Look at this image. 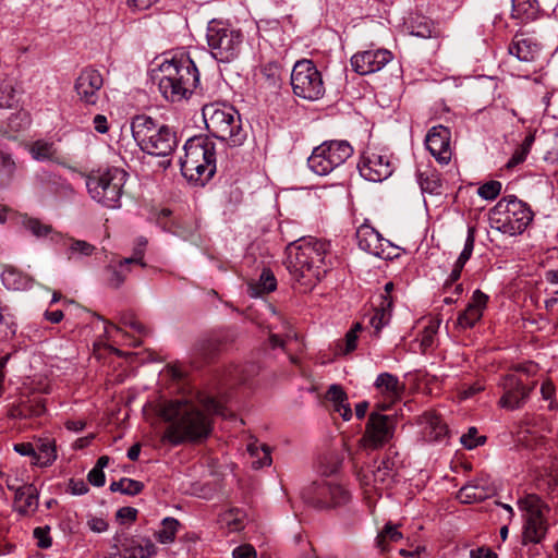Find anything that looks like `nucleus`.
Instances as JSON below:
<instances>
[{
    "mask_svg": "<svg viewBox=\"0 0 558 558\" xmlns=\"http://www.w3.org/2000/svg\"><path fill=\"white\" fill-rule=\"evenodd\" d=\"M214 415L227 416L226 407L214 397H203L195 402L185 398L162 402L159 416L168 423L161 440L171 446L206 440L214 429Z\"/></svg>",
    "mask_w": 558,
    "mask_h": 558,
    "instance_id": "f257e3e1",
    "label": "nucleus"
},
{
    "mask_svg": "<svg viewBox=\"0 0 558 558\" xmlns=\"http://www.w3.org/2000/svg\"><path fill=\"white\" fill-rule=\"evenodd\" d=\"M330 243L317 239H300L286 247L284 265L291 276L293 289L311 292L330 267Z\"/></svg>",
    "mask_w": 558,
    "mask_h": 558,
    "instance_id": "f03ea898",
    "label": "nucleus"
},
{
    "mask_svg": "<svg viewBox=\"0 0 558 558\" xmlns=\"http://www.w3.org/2000/svg\"><path fill=\"white\" fill-rule=\"evenodd\" d=\"M330 243L317 239H300L286 247L284 265L291 276L293 289L311 292L330 267Z\"/></svg>",
    "mask_w": 558,
    "mask_h": 558,
    "instance_id": "7ed1b4c3",
    "label": "nucleus"
},
{
    "mask_svg": "<svg viewBox=\"0 0 558 558\" xmlns=\"http://www.w3.org/2000/svg\"><path fill=\"white\" fill-rule=\"evenodd\" d=\"M198 70L189 57L166 60L159 66L158 87L172 102L187 98L198 83Z\"/></svg>",
    "mask_w": 558,
    "mask_h": 558,
    "instance_id": "20e7f679",
    "label": "nucleus"
},
{
    "mask_svg": "<svg viewBox=\"0 0 558 558\" xmlns=\"http://www.w3.org/2000/svg\"><path fill=\"white\" fill-rule=\"evenodd\" d=\"M132 136L142 151L167 157L178 146L175 131L146 114H137L131 121Z\"/></svg>",
    "mask_w": 558,
    "mask_h": 558,
    "instance_id": "39448f33",
    "label": "nucleus"
},
{
    "mask_svg": "<svg viewBox=\"0 0 558 558\" xmlns=\"http://www.w3.org/2000/svg\"><path fill=\"white\" fill-rule=\"evenodd\" d=\"M182 174L204 185L216 172L215 143L207 136H194L184 145V157L180 159Z\"/></svg>",
    "mask_w": 558,
    "mask_h": 558,
    "instance_id": "423d86ee",
    "label": "nucleus"
},
{
    "mask_svg": "<svg viewBox=\"0 0 558 558\" xmlns=\"http://www.w3.org/2000/svg\"><path fill=\"white\" fill-rule=\"evenodd\" d=\"M203 117L208 132L231 146L241 145L246 133L242 128L241 117L233 106L226 104H208L203 108Z\"/></svg>",
    "mask_w": 558,
    "mask_h": 558,
    "instance_id": "0eeeda50",
    "label": "nucleus"
},
{
    "mask_svg": "<svg viewBox=\"0 0 558 558\" xmlns=\"http://www.w3.org/2000/svg\"><path fill=\"white\" fill-rule=\"evenodd\" d=\"M530 206L515 196L501 198L492 209L489 221L492 228L513 236L525 231L533 220Z\"/></svg>",
    "mask_w": 558,
    "mask_h": 558,
    "instance_id": "6e6552de",
    "label": "nucleus"
},
{
    "mask_svg": "<svg viewBox=\"0 0 558 558\" xmlns=\"http://www.w3.org/2000/svg\"><path fill=\"white\" fill-rule=\"evenodd\" d=\"M128 180V172L118 167L92 171L86 178V187L90 197L97 203L117 208Z\"/></svg>",
    "mask_w": 558,
    "mask_h": 558,
    "instance_id": "1a4fd4ad",
    "label": "nucleus"
},
{
    "mask_svg": "<svg viewBox=\"0 0 558 558\" xmlns=\"http://www.w3.org/2000/svg\"><path fill=\"white\" fill-rule=\"evenodd\" d=\"M352 145L345 140L325 141L307 158L308 168L318 175H327L353 155Z\"/></svg>",
    "mask_w": 558,
    "mask_h": 558,
    "instance_id": "9d476101",
    "label": "nucleus"
},
{
    "mask_svg": "<svg viewBox=\"0 0 558 558\" xmlns=\"http://www.w3.org/2000/svg\"><path fill=\"white\" fill-rule=\"evenodd\" d=\"M290 84L296 97L305 100H318L325 94L322 73L312 60L302 59L294 63Z\"/></svg>",
    "mask_w": 558,
    "mask_h": 558,
    "instance_id": "9b49d317",
    "label": "nucleus"
},
{
    "mask_svg": "<svg viewBox=\"0 0 558 558\" xmlns=\"http://www.w3.org/2000/svg\"><path fill=\"white\" fill-rule=\"evenodd\" d=\"M206 38L211 56L219 62L231 61L238 54L242 43L239 31L218 20L208 23Z\"/></svg>",
    "mask_w": 558,
    "mask_h": 558,
    "instance_id": "f8f14e48",
    "label": "nucleus"
},
{
    "mask_svg": "<svg viewBox=\"0 0 558 558\" xmlns=\"http://www.w3.org/2000/svg\"><path fill=\"white\" fill-rule=\"evenodd\" d=\"M304 498L317 508H328L345 505L351 499V494L341 484L318 480L306 488Z\"/></svg>",
    "mask_w": 558,
    "mask_h": 558,
    "instance_id": "ddd939ff",
    "label": "nucleus"
},
{
    "mask_svg": "<svg viewBox=\"0 0 558 558\" xmlns=\"http://www.w3.org/2000/svg\"><path fill=\"white\" fill-rule=\"evenodd\" d=\"M521 507L526 511L523 541L524 543H539L547 531V523L544 518L546 506L535 494L527 495L521 500Z\"/></svg>",
    "mask_w": 558,
    "mask_h": 558,
    "instance_id": "4468645a",
    "label": "nucleus"
},
{
    "mask_svg": "<svg viewBox=\"0 0 558 558\" xmlns=\"http://www.w3.org/2000/svg\"><path fill=\"white\" fill-rule=\"evenodd\" d=\"M359 247L376 257L392 259L398 256L397 246L383 235L369 223H362L355 233Z\"/></svg>",
    "mask_w": 558,
    "mask_h": 558,
    "instance_id": "2eb2a0df",
    "label": "nucleus"
},
{
    "mask_svg": "<svg viewBox=\"0 0 558 558\" xmlns=\"http://www.w3.org/2000/svg\"><path fill=\"white\" fill-rule=\"evenodd\" d=\"M393 416L372 412L361 439L363 446L374 450L386 445L393 436Z\"/></svg>",
    "mask_w": 558,
    "mask_h": 558,
    "instance_id": "dca6fc26",
    "label": "nucleus"
},
{
    "mask_svg": "<svg viewBox=\"0 0 558 558\" xmlns=\"http://www.w3.org/2000/svg\"><path fill=\"white\" fill-rule=\"evenodd\" d=\"M498 386L502 389L498 404L506 410H517L523 407L530 396L533 386L525 385L520 376L515 373L504 375Z\"/></svg>",
    "mask_w": 558,
    "mask_h": 558,
    "instance_id": "f3484780",
    "label": "nucleus"
},
{
    "mask_svg": "<svg viewBox=\"0 0 558 558\" xmlns=\"http://www.w3.org/2000/svg\"><path fill=\"white\" fill-rule=\"evenodd\" d=\"M425 145L440 165H448L452 157L451 131L441 124L433 126L426 135Z\"/></svg>",
    "mask_w": 558,
    "mask_h": 558,
    "instance_id": "a211bd4d",
    "label": "nucleus"
},
{
    "mask_svg": "<svg viewBox=\"0 0 558 558\" xmlns=\"http://www.w3.org/2000/svg\"><path fill=\"white\" fill-rule=\"evenodd\" d=\"M104 86L101 73L93 68L82 70L75 80L74 90L80 100L86 105H96L99 100V93Z\"/></svg>",
    "mask_w": 558,
    "mask_h": 558,
    "instance_id": "6ab92c4d",
    "label": "nucleus"
},
{
    "mask_svg": "<svg viewBox=\"0 0 558 558\" xmlns=\"http://www.w3.org/2000/svg\"><path fill=\"white\" fill-rule=\"evenodd\" d=\"M361 175L372 182H381L392 173V166L386 155L366 151L359 162Z\"/></svg>",
    "mask_w": 558,
    "mask_h": 558,
    "instance_id": "aec40b11",
    "label": "nucleus"
},
{
    "mask_svg": "<svg viewBox=\"0 0 558 558\" xmlns=\"http://www.w3.org/2000/svg\"><path fill=\"white\" fill-rule=\"evenodd\" d=\"M392 58L387 49L365 50L353 54L350 62L354 72L367 75L380 71Z\"/></svg>",
    "mask_w": 558,
    "mask_h": 558,
    "instance_id": "412c9836",
    "label": "nucleus"
},
{
    "mask_svg": "<svg viewBox=\"0 0 558 558\" xmlns=\"http://www.w3.org/2000/svg\"><path fill=\"white\" fill-rule=\"evenodd\" d=\"M374 387L384 398V402L378 405L381 410H387L401 400L405 391L404 383H401L396 375L387 372L377 376Z\"/></svg>",
    "mask_w": 558,
    "mask_h": 558,
    "instance_id": "4be33fe9",
    "label": "nucleus"
},
{
    "mask_svg": "<svg viewBox=\"0 0 558 558\" xmlns=\"http://www.w3.org/2000/svg\"><path fill=\"white\" fill-rule=\"evenodd\" d=\"M116 546L117 551L110 554V558H151L156 554V546L149 539L140 541L134 537H125Z\"/></svg>",
    "mask_w": 558,
    "mask_h": 558,
    "instance_id": "5701e85b",
    "label": "nucleus"
},
{
    "mask_svg": "<svg viewBox=\"0 0 558 558\" xmlns=\"http://www.w3.org/2000/svg\"><path fill=\"white\" fill-rule=\"evenodd\" d=\"M488 295L481 290H475L471 301L457 318V325L462 329H470L482 318L488 303Z\"/></svg>",
    "mask_w": 558,
    "mask_h": 558,
    "instance_id": "b1692460",
    "label": "nucleus"
},
{
    "mask_svg": "<svg viewBox=\"0 0 558 558\" xmlns=\"http://www.w3.org/2000/svg\"><path fill=\"white\" fill-rule=\"evenodd\" d=\"M508 52L519 61L533 62L539 58L542 47L533 37L517 34L508 46Z\"/></svg>",
    "mask_w": 558,
    "mask_h": 558,
    "instance_id": "393cba45",
    "label": "nucleus"
},
{
    "mask_svg": "<svg viewBox=\"0 0 558 558\" xmlns=\"http://www.w3.org/2000/svg\"><path fill=\"white\" fill-rule=\"evenodd\" d=\"M393 283L391 281L385 284V293L380 294L379 303L374 308V314L369 319V324L375 330V335H378L380 330L390 323L392 316L393 300L391 292L393 290Z\"/></svg>",
    "mask_w": 558,
    "mask_h": 558,
    "instance_id": "a878e982",
    "label": "nucleus"
},
{
    "mask_svg": "<svg viewBox=\"0 0 558 558\" xmlns=\"http://www.w3.org/2000/svg\"><path fill=\"white\" fill-rule=\"evenodd\" d=\"M39 493L34 484H24L14 496V509L21 515H29L38 508Z\"/></svg>",
    "mask_w": 558,
    "mask_h": 558,
    "instance_id": "bb28decb",
    "label": "nucleus"
},
{
    "mask_svg": "<svg viewBox=\"0 0 558 558\" xmlns=\"http://www.w3.org/2000/svg\"><path fill=\"white\" fill-rule=\"evenodd\" d=\"M326 399L332 403L333 411L344 421L351 420L352 410L348 402V395L340 385H331L326 392Z\"/></svg>",
    "mask_w": 558,
    "mask_h": 558,
    "instance_id": "cd10ccee",
    "label": "nucleus"
},
{
    "mask_svg": "<svg viewBox=\"0 0 558 558\" xmlns=\"http://www.w3.org/2000/svg\"><path fill=\"white\" fill-rule=\"evenodd\" d=\"M423 423L425 424L423 434L428 441L441 440L448 433L447 425L435 412H426L423 415Z\"/></svg>",
    "mask_w": 558,
    "mask_h": 558,
    "instance_id": "c85d7f7f",
    "label": "nucleus"
},
{
    "mask_svg": "<svg viewBox=\"0 0 558 558\" xmlns=\"http://www.w3.org/2000/svg\"><path fill=\"white\" fill-rule=\"evenodd\" d=\"M132 259H121L117 264H110L106 266V283L109 288L119 289L125 281Z\"/></svg>",
    "mask_w": 558,
    "mask_h": 558,
    "instance_id": "c756f323",
    "label": "nucleus"
},
{
    "mask_svg": "<svg viewBox=\"0 0 558 558\" xmlns=\"http://www.w3.org/2000/svg\"><path fill=\"white\" fill-rule=\"evenodd\" d=\"M7 120L5 125H0V133L2 134H11L19 133L27 129L31 124V116L26 110L20 109L15 112H11L9 116L4 117Z\"/></svg>",
    "mask_w": 558,
    "mask_h": 558,
    "instance_id": "7c9ffc66",
    "label": "nucleus"
},
{
    "mask_svg": "<svg viewBox=\"0 0 558 558\" xmlns=\"http://www.w3.org/2000/svg\"><path fill=\"white\" fill-rule=\"evenodd\" d=\"M31 156L37 161L59 162V154L52 142L38 140L29 146Z\"/></svg>",
    "mask_w": 558,
    "mask_h": 558,
    "instance_id": "2f4dec72",
    "label": "nucleus"
},
{
    "mask_svg": "<svg viewBox=\"0 0 558 558\" xmlns=\"http://www.w3.org/2000/svg\"><path fill=\"white\" fill-rule=\"evenodd\" d=\"M416 177L422 192L440 194L441 181L439 173L435 169L418 170Z\"/></svg>",
    "mask_w": 558,
    "mask_h": 558,
    "instance_id": "473e14b6",
    "label": "nucleus"
},
{
    "mask_svg": "<svg viewBox=\"0 0 558 558\" xmlns=\"http://www.w3.org/2000/svg\"><path fill=\"white\" fill-rule=\"evenodd\" d=\"M57 459L54 440L44 439L35 449L33 463L39 466H48Z\"/></svg>",
    "mask_w": 558,
    "mask_h": 558,
    "instance_id": "72a5a7b5",
    "label": "nucleus"
},
{
    "mask_svg": "<svg viewBox=\"0 0 558 558\" xmlns=\"http://www.w3.org/2000/svg\"><path fill=\"white\" fill-rule=\"evenodd\" d=\"M277 288V279L271 270L264 269L260 274L258 282L248 283V293L251 296H258L262 293L275 291Z\"/></svg>",
    "mask_w": 558,
    "mask_h": 558,
    "instance_id": "f704fd0d",
    "label": "nucleus"
},
{
    "mask_svg": "<svg viewBox=\"0 0 558 558\" xmlns=\"http://www.w3.org/2000/svg\"><path fill=\"white\" fill-rule=\"evenodd\" d=\"M278 80L279 64L276 61H269L260 65L259 73L257 74V81L262 88H276Z\"/></svg>",
    "mask_w": 558,
    "mask_h": 558,
    "instance_id": "c9c22d12",
    "label": "nucleus"
},
{
    "mask_svg": "<svg viewBox=\"0 0 558 558\" xmlns=\"http://www.w3.org/2000/svg\"><path fill=\"white\" fill-rule=\"evenodd\" d=\"M290 549L293 558H318L311 541L301 533L293 537Z\"/></svg>",
    "mask_w": 558,
    "mask_h": 558,
    "instance_id": "e433bc0d",
    "label": "nucleus"
},
{
    "mask_svg": "<svg viewBox=\"0 0 558 558\" xmlns=\"http://www.w3.org/2000/svg\"><path fill=\"white\" fill-rule=\"evenodd\" d=\"M45 412V405L40 402L23 401L11 410L14 418H29L40 416Z\"/></svg>",
    "mask_w": 558,
    "mask_h": 558,
    "instance_id": "4c0bfd02",
    "label": "nucleus"
},
{
    "mask_svg": "<svg viewBox=\"0 0 558 558\" xmlns=\"http://www.w3.org/2000/svg\"><path fill=\"white\" fill-rule=\"evenodd\" d=\"M534 141H535L534 134L529 133L524 137L522 144L513 151L511 158L507 161L506 168L512 169V168L517 167L518 165L522 163L526 159Z\"/></svg>",
    "mask_w": 558,
    "mask_h": 558,
    "instance_id": "58836bf2",
    "label": "nucleus"
},
{
    "mask_svg": "<svg viewBox=\"0 0 558 558\" xmlns=\"http://www.w3.org/2000/svg\"><path fill=\"white\" fill-rule=\"evenodd\" d=\"M395 475V462L388 457L383 459L377 469L373 472L374 482L385 486H388L392 482Z\"/></svg>",
    "mask_w": 558,
    "mask_h": 558,
    "instance_id": "ea45409f",
    "label": "nucleus"
},
{
    "mask_svg": "<svg viewBox=\"0 0 558 558\" xmlns=\"http://www.w3.org/2000/svg\"><path fill=\"white\" fill-rule=\"evenodd\" d=\"M144 483L133 480L123 477L118 482H112L110 484V490L111 492H120L123 495L128 496H135L143 492L144 489Z\"/></svg>",
    "mask_w": 558,
    "mask_h": 558,
    "instance_id": "a19ab883",
    "label": "nucleus"
},
{
    "mask_svg": "<svg viewBox=\"0 0 558 558\" xmlns=\"http://www.w3.org/2000/svg\"><path fill=\"white\" fill-rule=\"evenodd\" d=\"M16 163L11 154L0 149V184L8 185L14 178Z\"/></svg>",
    "mask_w": 558,
    "mask_h": 558,
    "instance_id": "79ce46f5",
    "label": "nucleus"
},
{
    "mask_svg": "<svg viewBox=\"0 0 558 558\" xmlns=\"http://www.w3.org/2000/svg\"><path fill=\"white\" fill-rule=\"evenodd\" d=\"M181 523L172 518H165L161 522V529L156 533L157 539L162 544H168L174 541L177 532Z\"/></svg>",
    "mask_w": 558,
    "mask_h": 558,
    "instance_id": "37998d69",
    "label": "nucleus"
},
{
    "mask_svg": "<svg viewBox=\"0 0 558 558\" xmlns=\"http://www.w3.org/2000/svg\"><path fill=\"white\" fill-rule=\"evenodd\" d=\"M23 227L29 231L34 236L44 238L52 232V226L44 223L41 220L28 216L22 218Z\"/></svg>",
    "mask_w": 558,
    "mask_h": 558,
    "instance_id": "c03bdc74",
    "label": "nucleus"
},
{
    "mask_svg": "<svg viewBox=\"0 0 558 558\" xmlns=\"http://www.w3.org/2000/svg\"><path fill=\"white\" fill-rule=\"evenodd\" d=\"M362 329V324L355 323L345 333L343 342L338 344L339 350L341 351L342 354H349L356 349L359 332H361Z\"/></svg>",
    "mask_w": 558,
    "mask_h": 558,
    "instance_id": "a18cd8bd",
    "label": "nucleus"
},
{
    "mask_svg": "<svg viewBox=\"0 0 558 558\" xmlns=\"http://www.w3.org/2000/svg\"><path fill=\"white\" fill-rule=\"evenodd\" d=\"M245 514L240 509H230L222 514V522L229 532H238L244 527Z\"/></svg>",
    "mask_w": 558,
    "mask_h": 558,
    "instance_id": "49530a36",
    "label": "nucleus"
},
{
    "mask_svg": "<svg viewBox=\"0 0 558 558\" xmlns=\"http://www.w3.org/2000/svg\"><path fill=\"white\" fill-rule=\"evenodd\" d=\"M410 34L420 38H432L438 36L433 22L425 17L411 25Z\"/></svg>",
    "mask_w": 558,
    "mask_h": 558,
    "instance_id": "de8ad7c7",
    "label": "nucleus"
},
{
    "mask_svg": "<svg viewBox=\"0 0 558 558\" xmlns=\"http://www.w3.org/2000/svg\"><path fill=\"white\" fill-rule=\"evenodd\" d=\"M486 497V494L476 485H464L458 493V498L465 504L481 501Z\"/></svg>",
    "mask_w": 558,
    "mask_h": 558,
    "instance_id": "09e8293b",
    "label": "nucleus"
},
{
    "mask_svg": "<svg viewBox=\"0 0 558 558\" xmlns=\"http://www.w3.org/2000/svg\"><path fill=\"white\" fill-rule=\"evenodd\" d=\"M19 102L14 87L10 83L0 84V109H11Z\"/></svg>",
    "mask_w": 558,
    "mask_h": 558,
    "instance_id": "8fccbe9b",
    "label": "nucleus"
},
{
    "mask_svg": "<svg viewBox=\"0 0 558 558\" xmlns=\"http://www.w3.org/2000/svg\"><path fill=\"white\" fill-rule=\"evenodd\" d=\"M402 538V533L398 531V529L388 523L385 525L381 533L377 536V546L381 549V551L387 550L386 541L390 542H399Z\"/></svg>",
    "mask_w": 558,
    "mask_h": 558,
    "instance_id": "3c124183",
    "label": "nucleus"
},
{
    "mask_svg": "<svg viewBox=\"0 0 558 558\" xmlns=\"http://www.w3.org/2000/svg\"><path fill=\"white\" fill-rule=\"evenodd\" d=\"M461 444L466 449H474L486 441L485 436H480L476 427H470L468 433L461 436Z\"/></svg>",
    "mask_w": 558,
    "mask_h": 558,
    "instance_id": "603ef678",
    "label": "nucleus"
},
{
    "mask_svg": "<svg viewBox=\"0 0 558 558\" xmlns=\"http://www.w3.org/2000/svg\"><path fill=\"white\" fill-rule=\"evenodd\" d=\"M501 191V183L496 180L488 181L481 185L477 190V194L487 201L495 199Z\"/></svg>",
    "mask_w": 558,
    "mask_h": 558,
    "instance_id": "864d4df0",
    "label": "nucleus"
},
{
    "mask_svg": "<svg viewBox=\"0 0 558 558\" xmlns=\"http://www.w3.org/2000/svg\"><path fill=\"white\" fill-rule=\"evenodd\" d=\"M474 242H475V235L474 230L469 229L468 236L464 243V247L462 252L460 253L458 259L456 260L457 264H459V267H464L466 262L471 258L473 250H474Z\"/></svg>",
    "mask_w": 558,
    "mask_h": 558,
    "instance_id": "5fc2aeb1",
    "label": "nucleus"
},
{
    "mask_svg": "<svg viewBox=\"0 0 558 558\" xmlns=\"http://www.w3.org/2000/svg\"><path fill=\"white\" fill-rule=\"evenodd\" d=\"M34 537L37 539V546L41 549H47L52 545V538L50 536V526H37L33 532Z\"/></svg>",
    "mask_w": 558,
    "mask_h": 558,
    "instance_id": "6e6d98bb",
    "label": "nucleus"
},
{
    "mask_svg": "<svg viewBox=\"0 0 558 558\" xmlns=\"http://www.w3.org/2000/svg\"><path fill=\"white\" fill-rule=\"evenodd\" d=\"M120 323L124 326H129L141 335H146V327L136 319L132 312L122 313L120 316Z\"/></svg>",
    "mask_w": 558,
    "mask_h": 558,
    "instance_id": "4d7b16f0",
    "label": "nucleus"
},
{
    "mask_svg": "<svg viewBox=\"0 0 558 558\" xmlns=\"http://www.w3.org/2000/svg\"><path fill=\"white\" fill-rule=\"evenodd\" d=\"M96 247L83 240H71L70 251L73 254H80L83 256H90L95 252Z\"/></svg>",
    "mask_w": 558,
    "mask_h": 558,
    "instance_id": "13d9d810",
    "label": "nucleus"
},
{
    "mask_svg": "<svg viewBox=\"0 0 558 558\" xmlns=\"http://www.w3.org/2000/svg\"><path fill=\"white\" fill-rule=\"evenodd\" d=\"M282 329L287 330V332L284 335V337H286L284 339L281 337V342H280L281 350L286 351L288 343H290L292 341L294 343V350H296V351L301 350L302 343L299 340L296 332H294L289 325L281 324V330Z\"/></svg>",
    "mask_w": 558,
    "mask_h": 558,
    "instance_id": "bf43d9fd",
    "label": "nucleus"
},
{
    "mask_svg": "<svg viewBox=\"0 0 558 558\" xmlns=\"http://www.w3.org/2000/svg\"><path fill=\"white\" fill-rule=\"evenodd\" d=\"M534 0H512V8L514 17H522L523 15H529L530 11L533 10Z\"/></svg>",
    "mask_w": 558,
    "mask_h": 558,
    "instance_id": "052dcab7",
    "label": "nucleus"
},
{
    "mask_svg": "<svg viewBox=\"0 0 558 558\" xmlns=\"http://www.w3.org/2000/svg\"><path fill=\"white\" fill-rule=\"evenodd\" d=\"M171 214L172 213L170 209H167V208L161 209L157 216V222H158V225H160L162 227L163 230L172 232V233H177L174 222L169 221Z\"/></svg>",
    "mask_w": 558,
    "mask_h": 558,
    "instance_id": "680f3d73",
    "label": "nucleus"
},
{
    "mask_svg": "<svg viewBox=\"0 0 558 558\" xmlns=\"http://www.w3.org/2000/svg\"><path fill=\"white\" fill-rule=\"evenodd\" d=\"M87 480L92 485L96 487L104 486L106 482L104 471L95 466L88 472Z\"/></svg>",
    "mask_w": 558,
    "mask_h": 558,
    "instance_id": "e2e57ef3",
    "label": "nucleus"
},
{
    "mask_svg": "<svg viewBox=\"0 0 558 558\" xmlns=\"http://www.w3.org/2000/svg\"><path fill=\"white\" fill-rule=\"evenodd\" d=\"M463 267H459V264L454 263V266L444 283V291L449 293L451 287L460 279Z\"/></svg>",
    "mask_w": 558,
    "mask_h": 558,
    "instance_id": "0e129e2a",
    "label": "nucleus"
},
{
    "mask_svg": "<svg viewBox=\"0 0 558 558\" xmlns=\"http://www.w3.org/2000/svg\"><path fill=\"white\" fill-rule=\"evenodd\" d=\"M227 378L225 379L227 384H236L243 383L245 377L242 375L241 367L239 365H232L227 369Z\"/></svg>",
    "mask_w": 558,
    "mask_h": 558,
    "instance_id": "69168bd1",
    "label": "nucleus"
},
{
    "mask_svg": "<svg viewBox=\"0 0 558 558\" xmlns=\"http://www.w3.org/2000/svg\"><path fill=\"white\" fill-rule=\"evenodd\" d=\"M233 558H256V550L252 545L244 544L233 549Z\"/></svg>",
    "mask_w": 558,
    "mask_h": 558,
    "instance_id": "338daca9",
    "label": "nucleus"
},
{
    "mask_svg": "<svg viewBox=\"0 0 558 558\" xmlns=\"http://www.w3.org/2000/svg\"><path fill=\"white\" fill-rule=\"evenodd\" d=\"M471 558H498V555L489 547L482 546L470 551Z\"/></svg>",
    "mask_w": 558,
    "mask_h": 558,
    "instance_id": "774afa93",
    "label": "nucleus"
}]
</instances>
